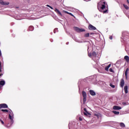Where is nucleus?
<instances>
[{"instance_id": "f257e3e1", "label": "nucleus", "mask_w": 129, "mask_h": 129, "mask_svg": "<svg viewBox=\"0 0 129 129\" xmlns=\"http://www.w3.org/2000/svg\"><path fill=\"white\" fill-rule=\"evenodd\" d=\"M98 9L100 8L101 10H104L105 9V2L101 1L98 3Z\"/></svg>"}, {"instance_id": "f03ea898", "label": "nucleus", "mask_w": 129, "mask_h": 129, "mask_svg": "<svg viewBox=\"0 0 129 129\" xmlns=\"http://www.w3.org/2000/svg\"><path fill=\"white\" fill-rule=\"evenodd\" d=\"M74 30L77 32V33H80L81 32H85V30L82 28H79V27H74Z\"/></svg>"}, {"instance_id": "7ed1b4c3", "label": "nucleus", "mask_w": 129, "mask_h": 129, "mask_svg": "<svg viewBox=\"0 0 129 129\" xmlns=\"http://www.w3.org/2000/svg\"><path fill=\"white\" fill-rule=\"evenodd\" d=\"M88 29L89 30H90V31H94L95 30H96V27L93 26L92 25L90 24L88 26Z\"/></svg>"}, {"instance_id": "20e7f679", "label": "nucleus", "mask_w": 129, "mask_h": 129, "mask_svg": "<svg viewBox=\"0 0 129 129\" xmlns=\"http://www.w3.org/2000/svg\"><path fill=\"white\" fill-rule=\"evenodd\" d=\"M0 4L2 5V6H8V5H10V3L3 2V0H0Z\"/></svg>"}, {"instance_id": "39448f33", "label": "nucleus", "mask_w": 129, "mask_h": 129, "mask_svg": "<svg viewBox=\"0 0 129 129\" xmlns=\"http://www.w3.org/2000/svg\"><path fill=\"white\" fill-rule=\"evenodd\" d=\"M0 106L1 107V108H8V105L7 104H0Z\"/></svg>"}, {"instance_id": "423d86ee", "label": "nucleus", "mask_w": 129, "mask_h": 129, "mask_svg": "<svg viewBox=\"0 0 129 129\" xmlns=\"http://www.w3.org/2000/svg\"><path fill=\"white\" fill-rule=\"evenodd\" d=\"M113 109H114V110H119L120 109H121V107L118 106H114L113 107Z\"/></svg>"}, {"instance_id": "0eeeda50", "label": "nucleus", "mask_w": 129, "mask_h": 129, "mask_svg": "<svg viewBox=\"0 0 129 129\" xmlns=\"http://www.w3.org/2000/svg\"><path fill=\"white\" fill-rule=\"evenodd\" d=\"M54 11L55 12V13H56V14H57L58 15H59V16L62 17V13H61L60 11H59V10L57 9V8L55 9Z\"/></svg>"}, {"instance_id": "6e6552de", "label": "nucleus", "mask_w": 129, "mask_h": 129, "mask_svg": "<svg viewBox=\"0 0 129 129\" xmlns=\"http://www.w3.org/2000/svg\"><path fill=\"white\" fill-rule=\"evenodd\" d=\"M90 94H91V95H92V96H94L96 95V93H95V92L93 90H90Z\"/></svg>"}, {"instance_id": "1a4fd4ad", "label": "nucleus", "mask_w": 129, "mask_h": 129, "mask_svg": "<svg viewBox=\"0 0 129 129\" xmlns=\"http://www.w3.org/2000/svg\"><path fill=\"white\" fill-rule=\"evenodd\" d=\"M110 66H111V64H109L108 66L105 67V70L106 71H108V69H109Z\"/></svg>"}, {"instance_id": "9d476101", "label": "nucleus", "mask_w": 129, "mask_h": 129, "mask_svg": "<svg viewBox=\"0 0 129 129\" xmlns=\"http://www.w3.org/2000/svg\"><path fill=\"white\" fill-rule=\"evenodd\" d=\"M84 111L86 112H84V114L85 115H88V114H89V113L88 112H87V110L86 109V108H84Z\"/></svg>"}, {"instance_id": "9b49d317", "label": "nucleus", "mask_w": 129, "mask_h": 129, "mask_svg": "<svg viewBox=\"0 0 129 129\" xmlns=\"http://www.w3.org/2000/svg\"><path fill=\"white\" fill-rule=\"evenodd\" d=\"M28 31H34V27L33 26H30L29 27Z\"/></svg>"}, {"instance_id": "f8f14e48", "label": "nucleus", "mask_w": 129, "mask_h": 129, "mask_svg": "<svg viewBox=\"0 0 129 129\" xmlns=\"http://www.w3.org/2000/svg\"><path fill=\"white\" fill-rule=\"evenodd\" d=\"M124 92L125 93H127L128 91H127V86H125L124 87Z\"/></svg>"}, {"instance_id": "ddd939ff", "label": "nucleus", "mask_w": 129, "mask_h": 129, "mask_svg": "<svg viewBox=\"0 0 129 129\" xmlns=\"http://www.w3.org/2000/svg\"><path fill=\"white\" fill-rule=\"evenodd\" d=\"M124 59L126 61V62L129 61V57L127 55L124 56Z\"/></svg>"}, {"instance_id": "4468645a", "label": "nucleus", "mask_w": 129, "mask_h": 129, "mask_svg": "<svg viewBox=\"0 0 129 129\" xmlns=\"http://www.w3.org/2000/svg\"><path fill=\"white\" fill-rule=\"evenodd\" d=\"M120 85V87H123V86H124V81H121Z\"/></svg>"}, {"instance_id": "2eb2a0df", "label": "nucleus", "mask_w": 129, "mask_h": 129, "mask_svg": "<svg viewBox=\"0 0 129 129\" xmlns=\"http://www.w3.org/2000/svg\"><path fill=\"white\" fill-rule=\"evenodd\" d=\"M82 94H83V97H86L87 96V95L86 94V92L85 91H83Z\"/></svg>"}, {"instance_id": "dca6fc26", "label": "nucleus", "mask_w": 129, "mask_h": 129, "mask_svg": "<svg viewBox=\"0 0 129 129\" xmlns=\"http://www.w3.org/2000/svg\"><path fill=\"white\" fill-rule=\"evenodd\" d=\"M120 126H121V127H125V125L124 124V123H122V122H120L119 123Z\"/></svg>"}, {"instance_id": "f3484780", "label": "nucleus", "mask_w": 129, "mask_h": 129, "mask_svg": "<svg viewBox=\"0 0 129 129\" xmlns=\"http://www.w3.org/2000/svg\"><path fill=\"white\" fill-rule=\"evenodd\" d=\"M5 84H6V82L0 81V85H1L2 86H4V85H5Z\"/></svg>"}, {"instance_id": "a211bd4d", "label": "nucleus", "mask_w": 129, "mask_h": 129, "mask_svg": "<svg viewBox=\"0 0 129 129\" xmlns=\"http://www.w3.org/2000/svg\"><path fill=\"white\" fill-rule=\"evenodd\" d=\"M9 118L10 120L13 119V118H14V115L9 114Z\"/></svg>"}, {"instance_id": "6ab92c4d", "label": "nucleus", "mask_w": 129, "mask_h": 129, "mask_svg": "<svg viewBox=\"0 0 129 129\" xmlns=\"http://www.w3.org/2000/svg\"><path fill=\"white\" fill-rule=\"evenodd\" d=\"M113 113H114L116 115H118L119 114V112L116 111H112Z\"/></svg>"}, {"instance_id": "aec40b11", "label": "nucleus", "mask_w": 129, "mask_h": 129, "mask_svg": "<svg viewBox=\"0 0 129 129\" xmlns=\"http://www.w3.org/2000/svg\"><path fill=\"white\" fill-rule=\"evenodd\" d=\"M64 13H65L66 14H68V15H70V16H72V17H73V14H72V13H69L67 11H63Z\"/></svg>"}, {"instance_id": "412c9836", "label": "nucleus", "mask_w": 129, "mask_h": 129, "mask_svg": "<svg viewBox=\"0 0 129 129\" xmlns=\"http://www.w3.org/2000/svg\"><path fill=\"white\" fill-rule=\"evenodd\" d=\"M124 8L125 9V10H128L129 7H128L127 5H125V4H123V5Z\"/></svg>"}, {"instance_id": "4be33fe9", "label": "nucleus", "mask_w": 129, "mask_h": 129, "mask_svg": "<svg viewBox=\"0 0 129 129\" xmlns=\"http://www.w3.org/2000/svg\"><path fill=\"white\" fill-rule=\"evenodd\" d=\"M96 52H95V51H93L92 53V56H93L94 57H96Z\"/></svg>"}, {"instance_id": "5701e85b", "label": "nucleus", "mask_w": 129, "mask_h": 129, "mask_svg": "<svg viewBox=\"0 0 129 129\" xmlns=\"http://www.w3.org/2000/svg\"><path fill=\"white\" fill-rule=\"evenodd\" d=\"M89 35H90L89 33H87L85 34L84 36L85 38H88V37H89Z\"/></svg>"}, {"instance_id": "b1692460", "label": "nucleus", "mask_w": 129, "mask_h": 129, "mask_svg": "<svg viewBox=\"0 0 129 129\" xmlns=\"http://www.w3.org/2000/svg\"><path fill=\"white\" fill-rule=\"evenodd\" d=\"M1 110L3 112H9V110L8 109H2Z\"/></svg>"}, {"instance_id": "393cba45", "label": "nucleus", "mask_w": 129, "mask_h": 129, "mask_svg": "<svg viewBox=\"0 0 129 129\" xmlns=\"http://www.w3.org/2000/svg\"><path fill=\"white\" fill-rule=\"evenodd\" d=\"M128 71V69L127 68V69H126V71L125 72V76H126V75H127V72Z\"/></svg>"}, {"instance_id": "a878e982", "label": "nucleus", "mask_w": 129, "mask_h": 129, "mask_svg": "<svg viewBox=\"0 0 129 129\" xmlns=\"http://www.w3.org/2000/svg\"><path fill=\"white\" fill-rule=\"evenodd\" d=\"M110 86H111L112 88H114L115 87V86H114V85H113L112 84H110Z\"/></svg>"}, {"instance_id": "bb28decb", "label": "nucleus", "mask_w": 129, "mask_h": 129, "mask_svg": "<svg viewBox=\"0 0 129 129\" xmlns=\"http://www.w3.org/2000/svg\"><path fill=\"white\" fill-rule=\"evenodd\" d=\"M83 102L85 103L86 102V97H83Z\"/></svg>"}, {"instance_id": "cd10ccee", "label": "nucleus", "mask_w": 129, "mask_h": 129, "mask_svg": "<svg viewBox=\"0 0 129 129\" xmlns=\"http://www.w3.org/2000/svg\"><path fill=\"white\" fill-rule=\"evenodd\" d=\"M46 7H48V8H50V9H51V10H53V7H51L50 5H47Z\"/></svg>"}, {"instance_id": "c85d7f7f", "label": "nucleus", "mask_w": 129, "mask_h": 129, "mask_svg": "<svg viewBox=\"0 0 129 129\" xmlns=\"http://www.w3.org/2000/svg\"><path fill=\"white\" fill-rule=\"evenodd\" d=\"M46 7H48V8H50V9H51V10H53V7H51L50 5H47Z\"/></svg>"}, {"instance_id": "c756f323", "label": "nucleus", "mask_w": 129, "mask_h": 129, "mask_svg": "<svg viewBox=\"0 0 129 129\" xmlns=\"http://www.w3.org/2000/svg\"><path fill=\"white\" fill-rule=\"evenodd\" d=\"M93 84H94L95 85H98L99 84V83H98V82H94L93 83Z\"/></svg>"}, {"instance_id": "7c9ffc66", "label": "nucleus", "mask_w": 129, "mask_h": 129, "mask_svg": "<svg viewBox=\"0 0 129 129\" xmlns=\"http://www.w3.org/2000/svg\"><path fill=\"white\" fill-rule=\"evenodd\" d=\"M109 72H112V73H113L114 72L113 71V70H112V68H110L109 70Z\"/></svg>"}, {"instance_id": "2f4dec72", "label": "nucleus", "mask_w": 129, "mask_h": 129, "mask_svg": "<svg viewBox=\"0 0 129 129\" xmlns=\"http://www.w3.org/2000/svg\"><path fill=\"white\" fill-rule=\"evenodd\" d=\"M9 114H11V115H14V113L12 111L9 112Z\"/></svg>"}, {"instance_id": "473e14b6", "label": "nucleus", "mask_w": 129, "mask_h": 129, "mask_svg": "<svg viewBox=\"0 0 129 129\" xmlns=\"http://www.w3.org/2000/svg\"><path fill=\"white\" fill-rule=\"evenodd\" d=\"M11 124H13V123H14V119L11 120Z\"/></svg>"}, {"instance_id": "72a5a7b5", "label": "nucleus", "mask_w": 129, "mask_h": 129, "mask_svg": "<svg viewBox=\"0 0 129 129\" xmlns=\"http://www.w3.org/2000/svg\"><path fill=\"white\" fill-rule=\"evenodd\" d=\"M0 72H2V64L1 63V62H0Z\"/></svg>"}, {"instance_id": "f704fd0d", "label": "nucleus", "mask_w": 129, "mask_h": 129, "mask_svg": "<svg viewBox=\"0 0 129 129\" xmlns=\"http://www.w3.org/2000/svg\"><path fill=\"white\" fill-rule=\"evenodd\" d=\"M69 129H71V124L70 123L69 124Z\"/></svg>"}, {"instance_id": "c9c22d12", "label": "nucleus", "mask_w": 129, "mask_h": 129, "mask_svg": "<svg viewBox=\"0 0 129 129\" xmlns=\"http://www.w3.org/2000/svg\"><path fill=\"white\" fill-rule=\"evenodd\" d=\"M56 31H58L57 29H54V30H53L54 33H55Z\"/></svg>"}, {"instance_id": "e433bc0d", "label": "nucleus", "mask_w": 129, "mask_h": 129, "mask_svg": "<svg viewBox=\"0 0 129 129\" xmlns=\"http://www.w3.org/2000/svg\"><path fill=\"white\" fill-rule=\"evenodd\" d=\"M106 13H107V10H106L103 11V14H105Z\"/></svg>"}, {"instance_id": "4c0bfd02", "label": "nucleus", "mask_w": 129, "mask_h": 129, "mask_svg": "<svg viewBox=\"0 0 129 129\" xmlns=\"http://www.w3.org/2000/svg\"><path fill=\"white\" fill-rule=\"evenodd\" d=\"M109 39H110V40H112V36H110Z\"/></svg>"}, {"instance_id": "58836bf2", "label": "nucleus", "mask_w": 129, "mask_h": 129, "mask_svg": "<svg viewBox=\"0 0 129 129\" xmlns=\"http://www.w3.org/2000/svg\"><path fill=\"white\" fill-rule=\"evenodd\" d=\"M1 123H2V124H5V122H4V121H3V120H1Z\"/></svg>"}, {"instance_id": "ea45409f", "label": "nucleus", "mask_w": 129, "mask_h": 129, "mask_svg": "<svg viewBox=\"0 0 129 129\" xmlns=\"http://www.w3.org/2000/svg\"><path fill=\"white\" fill-rule=\"evenodd\" d=\"M122 104L124 105H125L126 104V103H125V102H124L122 103Z\"/></svg>"}, {"instance_id": "a19ab883", "label": "nucleus", "mask_w": 129, "mask_h": 129, "mask_svg": "<svg viewBox=\"0 0 129 129\" xmlns=\"http://www.w3.org/2000/svg\"><path fill=\"white\" fill-rule=\"evenodd\" d=\"M1 56H2V51H1V50H0V57Z\"/></svg>"}, {"instance_id": "79ce46f5", "label": "nucleus", "mask_w": 129, "mask_h": 129, "mask_svg": "<svg viewBox=\"0 0 129 129\" xmlns=\"http://www.w3.org/2000/svg\"><path fill=\"white\" fill-rule=\"evenodd\" d=\"M79 120H82V118L81 117H80V118H79Z\"/></svg>"}, {"instance_id": "37998d69", "label": "nucleus", "mask_w": 129, "mask_h": 129, "mask_svg": "<svg viewBox=\"0 0 129 129\" xmlns=\"http://www.w3.org/2000/svg\"><path fill=\"white\" fill-rule=\"evenodd\" d=\"M84 1H85V2H89V1L90 0H84Z\"/></svg>"}, {"instance_id": "c03bdc74", "label": "nucleus", "mask_w": 129, "mask_h": 129, "mask_svg": "<svg viewBox=\"0 0 129 129\" xmlns=\"http://www.w3.org/2000/svg\"><path fill=\"white\" fill-rule=\"evenodd\" d=\"M89 79H92V77H90V78H89Z\"/></svg>"}, {"instance_id": "a18cd8bd", "label": "nucleus", "mask_w": 129, "mask_h": 129, "mask_svg": "<svg viewBox=\"0 0 129 129\" xmlns=\"http://www.w3.org/2000/svg\"><path fill=\"white\" fill-rule=\"evenodd\" d=\"M127 3H128V4H129V0H127Z\"/></svg>"}, {"instance_id": "49530a36", "label": "nucleus", "mask_w": 129, "mask_h": 129, "mask_svg": "<svg viewBox=\"0 0 129 129\" xmlns=\"http://www.w3.org/2000/svg\"><path fill=\"white\" fill-rule=\"evenodd\" d=\"M16 9H19V7H16Z\"/></svg>"}, {"instance_id": "de8ad7c7", "label": "nucleus", "mask_w": 129, "mask_h": 129, "mask_svg": "<svg viewBox=\"0 0 129 129\" xmlns=\"http://www.w3.org/2000/svg\"><path fill=\"white\" fill-rule=\"evenodd\" d=\"M89 57H91V54H89Z\"/></svg>"}, {"instance_id": "09e8293b", "label": "nucleus", "mask_w": 129, "mask_h": 129, "mask_svg": "<svg viewBox=\"0 0 129 129\" xmlns=\"http://www.w3.org/2000/svg\"><path fill=\"white\" fill-rule=\"evenodd\" d=\"M2 86L0 85V89L2 88Z\"/></svg>"}, {"instance_id": "8fccbe9b", "label": "nucleus", "mask_w": 129, "mask_h": 129, "mask_svg": "<svg viewBox=\"0 0 129 129\" xmlns=\"http://www.w3.org/2000/svg\"><path fill=\"white\" fill-rule=\"evenodd\" d=\"M90 35H93V33H90Z\"/></svg>"}, {"instance_id": "3c124183", "label": "nucleus", "mask_w": 129, "mask_h": 129, "mask_svg": "<svg viewBox=\"0 0 129 129\" xmlns=\"http://www.w3.org/2000/svg\"><path fill=\"white\" fill-rule=\"evenodd\" d=\"M2 120L0 119V121H1V122L2 121Z\"/></svg>"}, {"instance_id": "603ef678", "label": "nucleus", "mask_w": 129, "mask_h": 129, "mask_svg": "<svg viewBox=\"0 0 129 129\" xmlns=\"http://www.w3.org/2000/svg\"><path fill=\"white\" fill-rule=\"evenodd\" d=\"M121 81H123V80H122Z\"/></svg>"}, {"instance_id": "864d4df0", "label": "nucleus", "mask_w": 129, "mask_h": 129, "mask_svg": "<svg viewBox=\"0 0 129 129\" xmlns=\"http://www.w3.org/2000/svg\"><path fill=\"white\" fill-rule=\"evenodd\" d=\"M1 81H4V80H1Z\"/></svg>"}, {"instance_id": "5fc2aeb1", "label": "nucleus", "mask_w": 129, "mask_h": 129, "mask_svg": "<svg viewBox=\"0 0 129 129\" xmlns=\"http://www.w3.org/2000/svg\"><path fill=\"white\" fill-rule=\"evenodd\" d=\"M96 116H97V115L96 114Z\"/></svg>"}, {"instance_id": "6e6d98bb", "label": "nucleus", "mask_w": 129, "mask_h": 129, "mask_svg": "<svg viewBox=\"0 0 129 129\" xmlns=\"http://www.w3.org/2000/svg\"><path fill=\"white\" fill-rule=\"evenodd\" d=\"M85 80H87V79H85Z\"/></svg>"}]
</instances>
